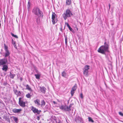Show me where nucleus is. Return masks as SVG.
Returning a JSON list of instances; mask_svg holds the SVG:
<instances>
[{"label":"nucleus","mask_w":123,"mask_h":123,"mask_svg":"<svg viewBox=\"0 0 123 123\" xmlns=\"http://www.w3.org/2000/svg\"><path fill=\"white\" fill-rule=\"evenodd\" d=\"M32 12L37 18H36V22L38 23L40 22V18L42 17L43 16L42 12L39 8L37 7H34L32 9Z\"/></svg>","instance_id":"1"},{"label":"nucleus","mask_w":123,"mask_h":123,"mask_svg":"<svg viewBox=\"0 0 123 123\" xmlns=\"http://www.w3.org/2000/svg\"><path fill=\"white\" fill-rule=\"evenodd\" d=\"M65 20H66L68 17H70L73 15L72 12L69 9H66L62 15Z\"/></svg>","instance_id":"2"},{"label":"nucleus","mask_w":123,"mask_h":123,"mask_svg":"<svg viewBox=\"0 0 123 123\" xmlns=\"http://www.w3.org/2000/svg\"><path fill=\"white\" fill-rule=\"evenodd\" d=\"M108 48V46L107 44L101 46L98 50L99 53L104 54L105 52L107 51Z\"/></svg>","instance_id":"3"},{"label":"nucleus","mask_w":123,"mask_h":123,"mask_svg":"<svg viewBox=\"0 0 123 123\" xmlns=\"http://www.w3.org/2000/svg\"><path fill=\"white\" fill-rule=\"evenodd\" d=\"M89 66L88 65L85 66L83 69V74L86 77H87L89 76L88 70L89 69Z\"/></svg>","instance_id":"4"},{"label":"nucleus","mask_w":123,"mask_h":123,"mask_svg":"<svg viewBox=\"0 0 123 123\" xmlns=\"http://www.w3.org/2000/svg\"><path fill=\"white\" fill-rule=\"evenodd\" d=\"M4 49L5 50V56L6 57L10 55V53L8 49V47L6 46L5 44H4Z\"/></svg>","instance_id":"5"},{"label":"nucleus","mask_w":123,"mask_h":123,"mask_svg":"<svg viewBox=\"0 0 123 123\" xmlns=\"http://www.w3.org/2000/svg\"><path fill=\"white\" fill-rule=\"evenodd\" d=\"M56 15L54 12L52 13V22L53 24L54 25L57 21V19L56 18Z\"/></svg>","instance_id":"6"},{"label":"nucleus","mask_w":123,"mask_h":123,"mask_svg":"<svg viewBox=\"0 0 123 123\" xmlns=\"http://www.w3.org/2000/svg\"><path fill=\"white\" fill-rule=\"evenodd\" d=\"M75 121L77 123H80L83 121V119L81 117L78 116L76 117L75 120Z\"/></svg>","instance_id":"7"},{"label":"nucleus","mask_w":123,"mask_h":123,"mask_svg":"<svg viewBox=\"0 0 123 123\" xmlns=\"http://www.w3.org/2000/svg\"><path fill=\"white\" fill-rule=\"evenodd\" d=\"M21 98H19V105L21 106L24 107L25 106V102L21 100Z\"/></svg>","instance_id":"8"},{"label":"nucleus","mask_w":123,"mask_h":123,"mask_svg":"<svg viewBox=\"0 0 123 123\" xmlns=\"http://www.w3.org/2000/svg\"><path fill=\"white\" fill-rule=\"evenodd\" d=\"M31 110L33 112L35 113H37V114H39L41 111L40 110H38V109L34 107L33 106L32 107Z\"/></svg>","instance_id":"9"},{"label":"nucleus","mask_w":123,"mask_h":123,"mask_svg":"<svg viewBox=\"0 0 123 123\" xmlns=\"http://www.w3.org/2000/svg\"><path fill=\"white\" fill-rule=\"evenodd\" d=\"M77 88V86L76 84H75L74 86L72 88L71 91V93L72 96H73L74 94V92L76 90Z\"/></svg>","instance_id":"10"},{"label":"nucleus","mask_w":123,"mask_h":123,"mask_svg":"<svg viewBox=\"0 0 123 123\" xmlns=\"http://www.w3.org/2000/svg\"><path fill=\"white\" fill-rule=\"evenodd\" d=\"M7 62V60L5 59L0 60V66L5 65Z\"/></svg>","instance_id":"11"},{"label":"nucleus","mask_w":123,"mask_h":123,"mask_svg":"<svg viewBox=\"0 0 123 123\" xmlns=\"http://www.w3.org/2000/svg\"><path fill=\"white\" fill-rule=\"evenodd\" d=\"M40 89V91L43 93L45 94L46 92V89L44 87H39Z\"/></svg>","instance_id":"12"},{"label":"nucleus","mask_w":123,"mask_h":123,"mask_svg":"<svg viewBox=\"0 0 123 123\" xmlns=\"http://www.w3.org/2000/svg\"><path fill=\"white\" fill-rule=\"evenodd\" d=\"M8 66L7 65H5L3 66L2 68V70L5 72L8 69Z\"/></svg>","instance_id":"13"},{"label":"nucleus","mask_w":123,"mask_h":123,"mask_svg":"<svg viewBox=\"0 0 123 123\" xmlns=\"http://www.w3.org/2000/svg\"><path fill=\"white\" fill-rule=\"evenodd\" d=\"M12 111L14 113H18L21 111V109H14L12 110Z\"/></svg>","instance_id":"14"},{"label":"nucleus","mask_w":123,"mask_h":123,"mask_svg":"<svg viewBox=\"0 0 123 123\" xmlns=\"http://www.w3.org/2000/svg\"><path fill=\"white\" fill-rule=\"evenodd\" d=\"M72 105H70L69 106L66 105L65 111H69L71 110L70 108L71 107Z\"/></svg>","instance_id":"15"},{"label":"nucleus","mask_w":123,"mask_h":123,"mask_svg":"<svg viewBox=\"0 0 123 123\" xmlns=\"http://www.w3.org/2000/svg\"><path fill=\"white\" fill-rule=\"evenodd\" d=\"M14 92L17 96H19L21 94V92L20 91H18L17 90H14Z\"/></svg>","instance_id":"16"},{"label":"nucleus","mask_w":123,"mask_h":123,"mask_svg":"<svg viewBox=\"0 0 123 123\" xmlns=\"http://www.w3.org/2000/svg\"><path fill=\"white\" fill-rule=\"evenodd\" d=\"M34 102L35 104L37 105L38 106H39L40 105V100L38 99H37L34 101Z\"/></svg>","instance_id":"17"},{"label":"nucleus","mask_w":123,"mask_h":123,"mask_svg":"<svg viewBox=\"0 0 123 123\" xmlns=\"http://www.w3.org/2000/svg\"><path fill=\"white\" fill-rule=\"evenodd\" d=\"M62 76L63 77L66 78L67 75V74L65 72V71H63L62 73Z\"/></svg>","instance_id":"18"},{"label":"nucleus","mask_w":123,"mask_h":123,"mask_svg":"<svg viewBox=\"0 0 123 123\" xmlns=\"http://www.w3.org/2000/svg\"><path fill=\"white\" fill-rule=\"evenodd\" d=\"M66 105H62L59 106V108L60 109L62 110L65 111V109Z\"/></svg>","instance_id":"19"},{"label":"nucleus","mask_w":123,"mask_h":123,"mask_svg":"<svg viewBox=\"0 0 123 123\" xmlns=\"http://www.w3.org/2000/svg\"><path fill=\"white\" fill-rule=\"evenodd\" d=\"M25 87H26V89L30 91H32V89L28 85H26L25 86Z\"/></svg>","instance_id":"20"},{"label":"nucleus","mask_w":123,"mask_h":123,"mask_svg":"<svg viewBox=\"0 0 123 123\" xmlns=\"http://www.w3.org/2000/svg\"><path fill=\"white\" fill-rule=\"evenodd\" d=\"M71 3V0H66V3L67 5H70Z\"/></svg>","instance_id":"21"},{"label":"nucleus","mask_w":123,"mask_h":123,"mask_svg":"<svg viewBox=\"0 0 123 123\" xmlns=\"http://www.w3.org/2000/svg\"><path fill=\"white\" fill-rule=\"evenodd\" d=\"M10 77L11 78H13L15 76V75L14 74H13L11 73H10Z\"/></svg>","instance_id":"22"},{"label":"nucleus","mask_w":123,"mask_h":123,"mask_svg":"<svg viewBox=\"0 0 123 123\" xmlns=\"http://www.w3.org/2000/svg\"><path fill=\"white\" fill-rule=\"evenodd\" d=\"M45 102L44 100H42L41 101V105L42 106H43L45 105Z\"/></svg>","instance_id":"23"},{"label":"nucleus","mask_w":123,"mask_h":123,"mask_svg":"<svg viewBox=\"0 0 123 123\" xmlns=\"http://www.w3.org/2000/svg\"><path fill=\"white\" fill-rule=\"evenodd\" d=\"M30 4L29 2L28 3V4L27 6V9L28 11H29L30 9Z\"/></svg>","instance_id":"24"},{"label":"nucleus","mask_w":123,"mask_h":123,"mask_svg":"<svg viewBox=\"0 0 123 123\" xmlns=\"http://www.w3.org/2000/svg\"><path fill=\"white\" fill-rule=\"evenodd\" d=\"M12 43L13 45L15 47L16 46V42L13 41V39H12Z\"/></svg>","instance_id":"25"},{"label":"nucleus","mask_w":123,"mask_h":123,"mask_svg":"<svg viewBox=\"0 0 123 123\" xmlns=\"http://www.w3.org/2000/svg\"><path fill=\"white\" fill-rule=\"evenodd\" d=\"M88 121L89 122H90L92 123H93L94 122V121L90 117H88Z\"/></svg>","instance_id":"26"},{"label":"nucleus","mask_w":123,"mask_h":123,"mask_svg":"<svg viewBox=\"0 0 123 123\" xmlns=\"http://www.w3.org/2000/svg\"><path fill=\"white\" fill-rule=\"evenodd\" d=\"M26 97L27 98H31V95L30 93H28L26 95Z\"/></svg>","instance_id":"27"},{"label":"nucleus","mask_w":123,"mask_h":123,"mask_svg":"<svg viewBox=\"0 0 123 123\" xmlns=\"http://www.w3.org/2000/svg\"><path fill=\"white\" fill-rule=\"evenodd\" d=\"M13 120L15 121V122L17 123L18 122V118L16 117H14L13 118Z\"/></svg>","instance_id":"28"},{"label":"nucleus","mask_w":123,"mask_h":123,"mask_svg":"<svg viewBox=\"0 0 123 123\" xmlns=\"http://www.w3.org/2000/svg\"><path fill=\"white\" fill-rule=\"evenodd\" d=\"M35 76L36 78L37 79H40V75L38 74H35Z\"/></svg>","instance_id":"29"},{"label":"nucleus","mask_w":123,"mask_h":123,"mask_svg":"<svg viewBox=\"0 0 123 123\" xmlns=\"http://www.w3.org/2000/svg\"><path fill=\"white\" fill-rule=\"evenodd\" d=\"M11 34L13 37L15 38H18V37L16 35H14L12 33H11Z\"/></svg>","instance_id":"30"},{"label":"nucleus","mask_w":123,"mask_h":123,"mask_svg":"<svg viewBox=\"0 0 123 123\" xmlns=\"http://www.w3.org/2000/svg\"><path fill=\"white\" fill-rule=\"evenodd\" d=\"M65 43L66 45H67V37H66L65 39Z\"/></svg>","instance_id":"31"},{"label":"nucleus","mask_w":123,"mask_h":123,"mask_svg":"<svg viewBox=\"0 0 123 123\" xmlns=\"http://www.w3.org/2000/svg\"><path fill=\"white\" fill-rule=\"evenodd\" d=\"M68 28L70 31L72 32H73L74 31V30L70 27H69Z\"/></svg>","instance_id":"32"},{"label":"nucleus","mask_w":123,"mask_h":123,"mask_svg":"<svg viewBox=\"0 0 123 123\" xmlns=\"http://www.w3.org/2000/svg\"><path fill=\"white\" fill-rule=\"evenodd\" d=\"M65 25H67V26L68 27V28L70 27V26L69 25V24L67 23H65Z\"/></svg>","instance_id":"33"},{"label":"nucleus","mask_w":123,"mask_h":123,"mask_svg":"<svg viewBox=\"0 0 123 123\" xmlns=\"http://www.w3.org/2000/svg\"><path fill=\"white\" fill-rule=\"evenodd\" d=\"M80 97L82 99L83 98V95L82 93L80 94Z\"/></svg>","instance_id":"34"},{"label":"nucleus","mask_w":123,"mask_h":123,"mask_svg":"<svg viewBox=\"0 0 123 123\" xmlns=\"http://www.w3.org/2000/svg\"><path fill=\"white\" fill-rule=\"evenodd\" d=\"M119 114L121 116H123V114L122 112H119Z\"/></svg>","instance_id":"35"},{"label":"nucleus","mask_w":123,"mask_h":123,"mask_svg":"<svg viewBox=\"0 0 123 123\" xmlns=\"http://www.w3.org/2000/svg\"><path fill=\"white\" fill-rule=\"evenodd\" d=\"M56 123H62V122L60 121H59L58 122H57L56 121Z\"/></svg>","instance_id":"36"},{"label":"nucleus","mask_w":123,"mask_h":123,"mask_svg":"<svg viewBox=\"0 0 123 123\" xmlns=\"http://www.w3.org/2000/svg\"><path fill=\"white\" fill-rule=\"evenodd\" d=\"M53 103L55 104H56V103L55 102V101H54L53 102Z\"/></svg>","instance_id":"37"},{"label":"nucleus","mask_w":123,"mask_h":123,"mask_svg":"<svg viewBox=\"0 0 123 123\" xmlns=\"http://www.w3.org/2000/svg\"><path fill=\"white\" fill-rule=\"evenodd\" d=\"M109 8H110V4H109Z\"/></svg>","instance_id":"38"}]
</instances>
